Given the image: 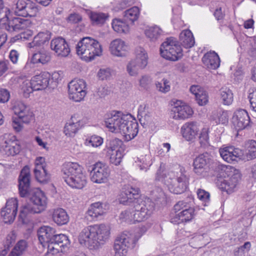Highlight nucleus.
<instances>
[{
	"label": "nucleus",
	"instance_id": "obj_25",
	"mask_svg": "<svg viewBox=\"0 0 256 256\" xmlns=\"http://www.w3.org/2000/svg\"><path fill=\"white\" fill-rule=\"evenodd\" d=\"M56 231L49 226H43L38 230V236L40 242L44 246L50 244Z\"/></svg>",
	"mask_w": 256,
	"mask_h": 256
},
{
	"label": "nucleus",
	"instance_id": "obj_37",
	"mask_svg": "<svg viewBox=\"0 0 256 256\" xmlns=\"http://www.w3.org/2000/svg\"><path fill=\"white\" fill-rule=\"evenodd\" d=\"M194 200L192 196H188L184 200H180L174 206L175 212H178L182 210L185 211L193 208Z\"/></svg>",
	"mask_w": 256,
	"mask_h": 256
},
{
	"label": "nucleus",
	"instance_id": "obj_26",
	"mask_svg": "<svg viewBox=\"0 0 256 256\" xmlns=\"http://www.w3.org/2000/svg\"><path fill=\"white\" fill-rule=\"evenodd\" d=\"M83 125L84 124L82 120H76L74 116H72L69 122L65 124L64 132L67 136L73 137Z\"/></svg>",
	"mask_w": 256,
	"mask_h": 256
},
{
	"label": "nucleus",
	"instance_id": "obj_51",
	"mask_svg": "<svg viewBox=\"0 0 256 256\" xmlns=\"http://www.w3.org/2000/svg\"><path fill=\"white\" fill-rule=\"evenodd\" d=\"M134 208L122 212L120 216V218L128 223L134 224L135 222H134V217L133 216V214H134Z\"/></svg>",
	"mask_w": 256,
	"mask_h": 256
},
{
	"label": "nucleus",
	"instance_id": "obj_46",
	"mask_svg": "<svg viewBox=\"0 0 256 256\" xmlns=\"http://www.w3.org/2000/svg\"><path fill=\"white\" fill-rule=\"evenodd\" d=\"M140 66V64H138L136 60L133 59L130 60L127 64L126 71L130 76H134L138 74L139 70L144 69Z\"/></svg>",
	"mask_w": 256,
	"mask_h": 256
},
{
	"label": "nucleus",
	"instance_id": "obj_12",
	"mask_svg": "<svg viewBox=\"0 0 256 256\" xmlns=\"http://www.w3.org/2000/svg\"><path fill=\"white\" fill-rule=\"evenodd\" d=\"M38 12V5L32 0H18L14 10L16 16L25 18L34 17Z\"/></svg>",
	"mask_w": 256,
	"mask_h": 256
},
{
	"label": "nucleus",
	"instance_id": "obj_38",
	"mask_svg": "<svg viewBox=\"0 0 256 256\" xmlns=\"http://www.w3.org/2000/svg\"><path fill=\"white\" fill-rule=\"evenodd\" d=\"M219 94L224 104L229 106L232 104L234 94L231 90L227 87H222L219 90Z\"/></svg>",
	"mask_w": 256,
	"mask_h": 256
},
{
	"label": "nucleus",
	"instance_id": "obj_64",
	"mask_svg": "<svg viewBox=\"0 0 256 256\" xmlns=\"http://www.w3.org/2000/svg\"><path fill=\"white\" fill-rule=\"evenodd\" d=\"M248 98L250 100L252 110L256 113V90L249 94Z\"/></svg>",
	"mask_w": 256,
	"mask_h": 256
},
{
	"label": "nucleus",
	"instance_id": "obj_23",
	"mask_svg": "<svg viewBox=\"0 0 256 256\" xmlns=\"http://www.w3.org/2000/svg\"><path fill=\"white\" fill-rule=\"evenodd\" d=\"M204 64L209 70H216L220 66V58L214 51H210L202 58Z\"/></svg>",
	"mask_w": 256,
	"mask_h": 256
},
{
	"label": "nucleus",
	"instance_id": "obj_5",
	"mask_svg": "<svg viewBox=\"0 0 256 256\" xmlns=\"http://www.w3.org/2000/svg\"><path fill=\"white\" fill-rule=\"evenodd\" d=\"M30 203L26 204L21 207L19 218L22 223H25L27 218L34 214L40 213L46 208V198L44 193L39 189H36L30 196Z\"/></svg>",
	"mask_w": 256,
	"mask_h": 256
},
{
	"label": "nucleus",
	"instance_id": "obj_3",
	"mask_svg": "<svg viewBox=\"0 0 256 256\" xmlns=\"http://www.w3.org/2000/svg\"><path fill=\"white\" fill-rule=\"evenodd\" d=\"M110 228L105 224H94L84 228L80 233V244L90 250H97L106 242L110 237Z\"/></svg>",
	"mask_w": 256,
	"mask_h": 256
},
{
	"label": "nucleus",
	"instance_id": "obj_50",
	"mask_svg": "<svg viewBox=\"0 0 256 256\" xmlns=\"http://www.w3.org/2000/svg\"><path fill=\"white\" fill-rule=\"evenodd\" d=\"M20 88L24 96L26 98L28 97L30 94L35 90L32 85V82L28 80H26L22 82L20 85Z\"/></svg>",
	"mask_w": 256,
	"mask_h": 256
},
{
	"label": "nucleus",
	"instance_id": "obj_22",
	"mask_svg": "<svg viewBox=\"0 0 256 256\" xmlns=\"http://www.w3.org/2000/svg\"><path fill=\"white\" fill-rule=\"evenodd\" d=\"M128 50V46L121 39H115L110 44V51L113 56L118 57L125 56L127 54Z\"/></svg>",
	"mask_w": 256,
	"mask_h": 256
},
{
	"label": "nucleus",
	"instance_id": "obj_34",
	"mask_svg": "<svg viewBox=\"0 0 256 256\" xmlns=\"http://www.w3.org/2000/svg\"><path fill=\"white\" fill-rule=\"evenodd\" d=\"M136 58L133 59L140 64L142 68H145L148 64V54L145 49L141 46L137 47L134 50Z\"/></svg>",
	"mask_w": 256,
	"mask_h": 256
},
{
	"label": "nucleus",
	"instance_id": "obj_17",
	"mask_svg": "<svg viewBox=\"0 0 256 256\" xmlns=\"http://www.w3.org/2000/svg\"><path fill=\"white\" fill-rule=\"evenodd\" d=\"M18 201L14 199L8 200L6 206L2 208L0 214L5 223H11L14 220L18 210Z\"/></svg>",
	"mask_w": 256,
	"mask_h": 256
},
{
	"label": "nucleus",
	"instance_id": "obj_49",
	"mask_svg": "<svg viewBox=\"0 0 256 256\" xmlns=\"http://www.w3.org/2000/svg\"><path fill=\"white\" fill-rule=\"evenodd\" d=\"M104 142L103 138L98 135H92L88 136L85 140L84 144L87 146L98 148Z\"/></svg>",
	"mask_w": 256,
	"mask_h": 256
},
{
	"label": "nucleus",
	"instance_id": "obj_29",
	"mask_svg": "<svg viewBox=\"0 0 256 256\" xmlns=\"http://www.w3.org/2000/svg\"><path fill=\"white\" fill-rule=\"evenodd\" d=\"M50 38V32L48 31L40 32L34 38L33 41L29 42L28 46L30 48L42 46L47 44Z\"/></svg>",
	"mask_w": 256,
	"mask_h": 256
},
{
	"label": "nucleus",
	"instance_id": "obj_31",
	"mask_svg": "<svg viewBox=\"0 0 256 256\" xmlns=\"http://www.w3.org/2000/svg\"><path fill=\"white\" fill-rule=\"evenodd\" d=\"M194 39L191 31L186 30L181 32L180 34V43L186 48H190L194 44Z\"/></svg>",
	"mask_w": 256,
	"mask_h": 256
},
{
	"label": "nucleus",
	"instance_id": "obj_16",
	"mask_svg": "<svg viewBox=\"0 0 256 256\" xmlns=\"http://www.w3.org/2000/svg\"><path fill=\"white\" fill-rule=\"evenodd\" d=\"M110 174V170L108 167L101 162L94 164L90 172L92 181L96 184L106 182L108 180Z\"/></svg>",
	"mask_w": 256,
	"mask_h": 256
},
{
	"label": "nucleus",
	"instance_id": "obj_52",
	"mask_svg": "<svg viewBox=\"0 0 256 256\" xmlns=\"http://www.w3.org/2000/svg\"><path fill=\"white\" fill-rule=\"evenodd\" d=\"M175 172V178L176 180L189 181L188 175L184 167L179 166Z\"/></svg>",
	"mask_w": 256,
	"mask_h": 256
},
{
	"label": "nucleus",
	"instance_id": "obj_19",
	"mask_svg": "<svg viewBox=\"0 0 256 256\" xmlns=\"http://www.w3.org/2000/svg\"><path fill=\"white\" fill-rule=\"evenodd\" d=\"M50 48L58 56L66 57L70 54V50L68 44L62 37H58L52 40Z\"/></svg>",
	"mask_w": 256,
	"mask_h": 256
},
{
	"label": "nucleus",
	"instance_id": "obj_43",
	"mask_svg": "<svg viewBox=\"0 0 256 256\" xmlns=\"http://www.w3.org/2000/svg\"><path fill=\"white\" fill-rule=\"evenodd\" d=\"M112 24L114 30L118 33L125 34L128 31V24L120 19L114 20Z\"/></svg>",
	"mask_w": 256,
	"mask_h": 256
},
{
	"label": "nucleus",
	"instance_id": "obj_40",
	"mask_svg": "<svg viewBox=\"0 0 256 256\" xmlns=\"http://www.w3.org/2000/svg\"><path fill=\"white\" fill-rule=\"evenodd\" d=\"M161 28L156 26H154L148 28L145 30V34L150 40L155 42L158 40L162 34Z\"/></svg>",
	"mask_w": 256,
	"mask_h": 256
},
{
	"label": "nucleus",
	"instance_id": "obj_8",
	"mask_svg": "<svg viewBox=\"0 0 256 256\" xmlns=\"http://www.w3.org/2000/svg\"><path fill=\"white\" fill-rule=\"evenodd\" d=\"M13 110L18 118H12V126L16 132H19L23 128V124H28L34 120L32 112L28 106L21 102H16L13 106Z\"/></svg>",
	"mask_w": 256,
	"mask_h": 256
},
{
	"label": "nucleus",
	"instance_id": "obj_47",
	"mask_svg": "<svg viewBox=\"0 0 256 256\" xmlns=\"http://www.w3.org/2000/svg\"><path fill=\"white\" fill-rule=\"evenodd\" d=\"M136 162H140L138 166L140 169L141 170H144L146 172L152 164L151 156L150 154L141 156L137 158V160H136Z\"/></svg>",
	"mask_w": 256,
	"mask_h": 256
},
{
	"label": "nucleus",
	"instance_id": "obj_63",
	"mask_svg": "<svg viewBox=\"0 0 256 256\" xmlns=\"http://www.w3.org/2000/svg\"><path fill=\"white\" fill-rule=\"evenodd\" d=\"M60 72H54L50 78V87L54 88L56 86L59 80H61V76L60 74Z\"/></svg>",
	"mask_w": 256,
	"mask_h": 256
},
{
	"label": "nucleus",
	"instance_id": "obj_60",
	"mask_svg": "<svg viewBox=\"0 0 256 256\" xmlns=\"http://www.w3.org/2000/svg\"><path fill=\"white\" fill-rule=\"evenodd\" d=\"M208 130L206 128L202 130L199 136L200 142L202 146H207L208 144Z\"/></svg>",
	"mask_w": 256,
	"mask_h": 256
},
{
	"label": "nucleus",
	"instance_id": "obj_2",
	"mask_svg": "<svg viewBox=\"0 0 256 256\" xmlns=\"http://www.w3.org/2000/svg\"><path fill=\"white\" fill-rule=\"evenodd\" d=\"M106 126L110 131L120 132L126 140L134 138L138 132V124L130 114H123L120 112L113 111L106 118Z\"/></svg>",
	"mask_w": 256,
	"mask_h": 256
},
{
	"label": "nucleus",
	"instance_id": "obj_41",
	"mask_svg": "<svg viewBox=\"0 0 256 256\" xmlns=\"http://www.w3.org/2000/svg\"><path fill=\"white\" fill-rule=\"evenodd\" d=\"M188 182L176 180V182L169 186L170 191L175 194L184 192L188 188Z\"/></svg>",
	"mask_w": 256,
	"mask_h": 256
},
{
	"label": "nucleus",
	"instance_id": "obj_9",
	"mask_svg": "<svg viewBox=\"0 0 256 256\" xmlns=\"http://www.w3.org/2000/svg\"><path fill=\"white\" fill-rule=\"evenodd\" d=\"M142 235L126 232L118 236L114 246V256H126L128 249L135 248Z\"/></svg>",
	"mask_w": 256,
	"mask_h": 256
},
{
	"label": "nucleus",
	"instance_id": "obj_56",
	"mask_svg": "<svg viewBox=\"0 0 256 256\" xmlns=\"http://www.w3.org/2000/svg\"><path fill=\"white\" fill-rule=\"evenodd\" d=\"M156 88L160 92L166 93L170 90V82L166 79L163 78L161 82L156 84Z\"/></svg>",
	"mask_w": 256,
	"mask_h": 256
},
{
	"label": "nucleus",
	"instance_id": "obj_58",
	"mask_svg": "<svg viewBox=\"0 0 256 256\" xmlns=\"http://www.w3.org/2000/svg\"><path fill=\"white\" fill-rule=\"evenodd\" d=\"M197 196L198 198L202 200L204 206L208 205L210 201V194L206 190L202 189H198L197 190Z\"/></svg>",
	"mask_w": 256,
	"mask_h": 256
},
{
	"label": "nucleus",
	"instance_id": "obj_44",
	"mask_svg": "<svg viewBox=\"0 0 256 256\" xmlns=\"http://www.w3.org/2000/svg\"><path fill=\"white\" fill-rule=\"evenodd\" d=\"M245 145L247 158L250 160L256 158V141L249 140L246 142Z\"/></svg>",
	"mask_w": 256,
	"mask_h": 256
},
{
	"label": "nucleus",
	"instance_id": "obj_35",
	"mask_svg": "<svg viewBox=\"0 0 256 256\" xmlns=\"http://www.w3.org/2000/svg\"><path fill=\"white\" fill-rule=\"evenodd\" d=\"M206 234H196L189 242L190 245L194 248H201L206 246L209 242Z\"/></svg>",
	"mask_w": 256,
	"mask_h": 256
},
{
	"label": "nucleus",
	"instance_id": "obj_20",
	"mask_svg": "<svg viewBox=\"0 0 256 256\" xmlns=\"http://www.w3.org/2000/svg\"><path fill=\"white\" fill-rule=\"evenodd\" d=\"M219 152L223 160L228 163L236 162L237 158L242 156L241 150L233 146L220 148Z\"/></svg>",
	"mask_w": 256,
	"mask_h": 256
},
{
	"label": "nucleus",
	"instance_id": "obj_21",
	"mask_svg": "<svg viewBox=\"0 0 256 256\" xmlns=\"http://www.w3.org/2000/svg\"><path fill=\"white\" fill-rule=\"evenodd\" d=\"M50 74L48 72H43L36 75L31 79L32 85L35 90H44L50 86Z\"/></svg>",
	"mask_w": 256,
	"mask_h": 256
},
{
	"label": "nucleus",
	"instance_id": "obj_15",
	"mask_svg": "<svg viewBox=\"0 0 256 256\" xmlns=\"http://www.w3.org/2000/svg\"><path fill=\"white\" fill-rule=\"evenodd\" d=\"M211 161L210 156L208 152L200 154L194 160V172L198 176L204 178L208 175Z\"/></svg>",
	"mask_w": 256,
	"mask_h": 256
},
{
	"label": "nucleus",
	"instance_id": "obj_24",
	"mask_svg": "<svg viewBox=\"0 0 256 256\" xmlns=\"http://www.w3.org/2000/svg\"><path fill=\"white\" fill-rule=\"evenodd\" d=\"M198 130L197 124L194 122H187L181 128L182 136L188 141H191L194 139Z\"/></svg>",
	"mask_w": 256,
	"mask_h": 256
},
{
	"label": "nucleus",
	"instance_id": "obj_30",
	"mask_svg": "<svg viewBox=\"0 0 256 256\" xmlns=\"http://www.w3.org/2000/svg\"><path fill=\"white\" fill-rule=\"evenodd\" d=\"M173 118L175 119H186L193 114L192 108L188 105L176 106L172 108Z\"/></svg>",
	"mask_w": 256,
	"mask_h": 256
},
{
	"label": "nucleus",
	"instance_id": "obj_55",
	"mask_svg": "<svg viewBox=\"0 0 256 256\" xmlns=\"http://www.w3.org/2000/svg\"><path fill=\"white\" fill-rule=\"evenodd\" d=\"M67 250L62 248L54 246L52 244H48V251L46 253V256H58L57 254L60 252H64Z\"/></svg>",
	"mask_w": 256,
	"mask_h": 256
},
{
	"label": "nucleus",
	"instance_id": "obj_62",
	"mask_svg": "<svg viewBox=\"0 0 256 256\" xmlns=\"http://www.w3.org/2000/svg\"><path fill=\"white\" fill-rule=\"evenodd\" d=\"M66 20L68 22L73 24H78L82 20V16L78 13H72L70 14L68 18Z\"/></svg>",
	"mask_w": 256,
	"mask_h": 256
},
{
	"label": "nucleus",
	"instance_id": "obj_4",
	"mask_svg": "<svg viewBox=\"0 0 256 256\" xmlns=\"http://www.w3.org/2000/svg\"><path fill=\"white\" fill-rule=\"evenodd\" d=\"M62 172L64 182L71 188L82 189L86 185V176L82 172V168L78 163H64L62 165Z\"/></svg>",
	"mask_w": 256,
	"mask_h": 256
},
{
	"label": "nucleus",
	"instance_id": "obj_7",
	"mask_svg": "<svg viewBox=\"0 0 256 256\" xmlns=\"http://www.w3.org/2000/svg\"><path fill=\"white\" fill-rule=\"evenodd\" d=\"M76 53L86 62L93 60L96 56L102 54V48L99 42L90 37L82 38L76 44Z\"/></svg>",
	"mask_w": 256,
	"mask_h": 256
},
{
	"label": "nucleus",
	"instance_id": "obj_6",
	"mask_svg": "<svg viewBox=\"0 0 256 256\" xmlns=\"http://www.w3.org/2000/svg\"><path fill=\"white\" fill-rule=\"evenodd\" d=\"M212 168L214 171L220 173L224 170L227 174V177L220 182V188L225 191L228 194L234 192L237 190V186L241 178L240 174L238 170L234 167L228 168L226 166L218 162L212 164Z\"/></svg>",
	"mask_w": 256,
	"mask_h": 256
},
{
	"label": "nucleus",
	"instance_id": "obj_53",
	"mask_svg": "<svg viewBox=\"0 0 256 256\" xmlns=\"http://www.w3.org/2000/svg\"><path fill=\"white\" fill-rule=\"evenodd\" d=\"M179 212L184 222H188L191 221L195 215L194 208L185 211L182 210Z\"/></svg>",
	"mask_w": 256,
	"mask_h": 256
},
{
	"label": "nucleus",
	"instance_id": "obj_61",
	"mask_svg": "<svg viewBox=\"0 0 256 256\" xmlns=\"http://www.w3.org/2000/svg\"><path fill=\"white\" fill-rule=\"evenodd\" d=\"M166 173L164 166H162V165L160 164L156 174L155 180L157 181H160L166 184Z\"/></svg>",
	"mask_w": 256,
	"mask_h": 256
},
{
	"label": "nucleus",
	"instance_id": "obj_14",
	"mask_svg": "<svg viewBox=\"0 0 256 256\" xmlns=\"http://www.w3.org/2000/svg\"><path fill=\"white\" fill-rule=\"evenodd\" d=\"M31 174L28 166H24L20 170L18 178V194L20 197L26 198L32 192Z\"/></svg>",
	"mask_w": 256,
	"mask_h": 256
},
{
	"label": "nucleus",
	"instance_id": "obj_32",
	"mask_svg": "<svg viewBox=\"0 0 256 256\" xmlns=\"http://www.w3.org/2000/svg\"><path fill=\"white\" fill-rule=\"evenodd\" d=\"M50 60V56L48 52L44 50H40L32 54L30 63L33 64H45Z\"/></svg>",
	"mask_w": 256,
	"mask_h": 256
},
{
	"label": "nucleus",
	"instance_id": "obj_18",
	"mask_svg": "<svg viewBox=\"0 0 256 256\" xmlns=\"http://www.w3.org/2000/svg\"><path fill=\"white\" fill-rule=\"evenodd\" d=\"M232 122L238 130H242L249 125L250 118L246 110L240 109L234 113Z\"/></svg>",
	"mask_w": 256,
	"mask_h": 256
},
{
	"label": "nucleus",
	"instance_id": "obj_11",
	"mask_svg": "<svg viewBox=\"0 0 256 256\" xmlns=\"http://www.w3.org/2000/svg\"><path fill=\"white\" fill-rule=\"evenodd\" d=\"M160 54L164 58L176 61L182 56V51L176 39L174 37L167 38L160 47Z\"/></svg>",
	"mask_w": 256,
	"mask_h": 256
},
{
	"label": "nucleus",
	"instance_id": "obj_57",
	"mask_svg": "<svg viewBox=\"0 0 256 256\" xmlns=\"http://www.w3.org/2000/svg\"><path fill=\"white\" fill-rule=\"evenodd\" d=\"M113 71L110 68H101L99 70L98 76L101 80H107L111 78Z\"/></svg>",
	"mask_w": 256,
	"mask_h": 256
},
{
	"label": "nucleus",
	"instance_id": "obj_10",
	"mask_svg": "<svg viewBox=\"0 0 256 256\" xmlns=\"http://www.w3.org/2000/svg\"><path fill=\"white\" fill-rule=\"evenodd\" d=\"M125 146L123 142L118 138L110 140L106 142L104 150L110 156V162L115 166H118L122 162L124 154Z\"/></svg>",
	"mask_w": 256,
	"mask_h": 256
},
{
	"label": "nucleus",
	"instance_id": "obj_54",
	"mask_svg": "<svg viewBox=\"0 0 256 256\" xmlns=\"http://www.w3.org/2000/svg\"><path fill=\"white\" fill-rule=\"evenodd\" d=\"M251 247V244L249 242H244V244L236 248L234 252V256H244L246 252L250 250Z\"/></svg>",
	"mask_w": 256,
	"mask_h": 256
},
{
	"label": "nucleus",
	"instance_id": "obj_28",
	"mask_svg": "<svg viewBox=\"0 0 256 256\" xmlns=\"http://www.w3.org/2000/svg\"><path fill=\"white\" fill-rule=\"evenodd\" d=\"M52 220L58 226L66 224L69 221V216L66 212L62 208H57L53 210Z\"/></svg>",
	"mask_w": 256,
	"mask_h": 256
},
{
	"label": "nucleus",
	"instance_id": "obj_13",
	"mask_svg": "<svg viewBox=\"0 0 256 256\" xmlns=\"http://www.w3.org/2000/svg\"><path fill=\"white\" fill-rule=\"evenodd\" d=\"M86 82L82 79H74L68 84L69 98L76 102H80L85 97Z\"/></svg>",
	"mask_w": 256,
	"mask_h": 256
},
{
	"label": "nucleus",
	"instance_id": "obj_27",
	"mask_svg": "<svg viewBox=\"0 0 256 256\" xmlns=\"http://www.w3.org/2000/svg\"><path fill=\"white\" fill-rule=\"evenodd\" d=\"M105 212L102 207V204L96 202L92 204L89 207L86 213V218L90 220H96L99 216Z\"/></svg>",
	"mask_w": 256,
	"mask_h": 256
},
{
	"label": "nucleus",
	"instance_id": "obj_42",
	"mask_svg": "<svg viewBox=\"0 0 256 256\" xmlns=\"http://www.w3.org/2000/svg\"><path fill=\"white\" fill-rule=\"evenodd\" d=\"M34 172L36 180L40 182H46L50 178L49 174L46 168H42L38 166L37 168H34Z\"/></svg>",
	"mask_w": 256,
	"mask_h": 256
},
{
	"label": "nucleus",
	"instance_id": "obj_39",
	"mask_svg": "<svg viewBox=\"0 0 256 256\" xmlns=\"http://www.w3.org/2000/svg\"><path fill=\"white\" fill-rule=\"evenodd\" d=\"M6 145L4 146V154L8 156H15L20 151V146L16 142H11L10 143L5 142Z\"/></svg>",
	"mask_w": 256,
	"mask_h": 256
},
{
	"label": "nucleus",
	"instance_id": "obj_45",
	"mask_svg": "<svg viewBox=\"0 0 256 256\" xmlns=\"http://www.w3.org/2000/svg\"><path fill=\"white\" fill-rule=\"evenodd\" d=\"M108 18V14L103 12H92L90 15L91 20L96 24H104Z\"/></svg>",
	"mask_w": 256,
	"mask_h": 256
},
{
	"label": "nucleus",
	"instance_id": "obj_59",
	"mask_svg": "<svg viewBox=\"0 0 256 256\" xmlns=\"http://www.w3.org/2000/svg\"><path fill=\"white\" fill-rule=\"evenodd\" d=\"M200 92V94H198V96H196V100L200 106L206 105L208 101V93L204 90H201Z\"/></svg>",
	"mask_w": 256,
	"mask_h": 256
},
{
	"label": "nucleus",
	"instance_id": "obj_1",
	"mask_svg": "<svg viewBox=\"0 0 256 256\" xmlns=\"http://www.w3.org/2000/svg\"><path fill=\"white\" fill-rule=\"evenodd\" d=\"M140 189L130 185L125 186L122 188L120 197V202L124 204L134 203V222H141L147 220L152 214L154 204L149 198L144 200L138 198Z\"/></svg>",
	"mask_w": 256,
	"mask_h": 256
},
{
	"label": "nucleus",
	"instance_id": "obj_48",
	"mask_svg": "<svg viewBox=\"0 0 256 256\" xmlns=\"http://www.w3.org/2000/svg\"><path fill=\"white\" fill-rule=\"evenodd\" d=\"M27 248L28 243L26 241L22 240L18 242L11 252L16 256H20L25 252Z\"/></svg>",
	"mask_w": 256,
	"mask_h": 256
},
{
	"label": "nucleus",
	"instance_id": "obj_33",
	"mask_svg": "<svg viewBox=\"0 0 256 256\" xmlns=\"http://www.w3.org/2000/svg\"><path fill=\"white\" fill-rule=\"evenodd\" d=\"M50 244L56 246L59 248H62L68 250L70 244V241L66 235L56 234V232Z\"/></svg>",
	"mask_w": 256,
	"mask_h": 256
},
{
	"label": "nucleus",
	"instance_id": "obj_36",
	"mask_svg": "<svg viewBox=\"0 0 256 256\" xmlns=\"http://www.w3.org/2000/svg\"><path fill=\"white\" fill-rule=\"evenodd\" d=\"M140 10L138 6H133L124 12V20L126 22L133 24L139 18Z\"/></svg>",
	"mask_w": 256,
	"mask_h": 256
}]
</instances>
